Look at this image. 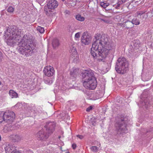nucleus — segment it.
Wrapping results in <instances>:
<instances>
[{
	"mask_svg": "<svg viewBox=\"0 0 153 153\" xmlns=\"http://www.w3.org/2000/svg\"><path fill=\"white\" fill-rule=\"evenodd\" d=\"M95 41L92 44L90 51L94 58L99 62L105 61L109 54H113L115 51V45L110 42L106 35L97 34L95 36Z\"/></svg>",
	"mask_w": 153,
	"mask_h": 153,
	"instance_id": "f257e3e1",
	"label": "nucleus"
},
{
	"mask_svg": "<svg viewBox=\"0 0 153 153\" xmlns=\"http://www.w3.org/2000/svg\"><path fill=\"white\" fill-rule=\"evenodd\" d=\"M32 36L29 34L25 35L18 44L20 47L19 52L26 57L31 55L34 49L32 47Z\"/></svg>",
	"mask_w": 153,
	"mask_h": 153,
	"instance_id": "f03ea898",
	"label": "nucleus"
},
{
	"mask_svg": "<svg viewBox=\"0 0 153 153\" xmlns=\"http://www.w3.org/2000/svg\"><path fill=\"white\" fill-rule=\"evenodd\" d=\"M21 31L17 27L8 28L5 32V41L9 45L12 46L21 39Z\"/></svg>",
	"mask_w": 153,
	"mask_h": 153,
	"instance_id": "7ed1b4c3",
	"label": "nucleus"
},
{
	"mask_svg": "<svg viewBox=\"0 0 153 153\" xmlns=\"http://www.w3.org/2000/svg\"><path fill=\"white\" fill-rule=\"evenodd\" d=\"M83 85L87 89L94 90L96 87L97 82L93 72L85 70L82 73Z\"/></svg>",
	"mask_w": 153,
	"mask_h": 153,
	"instance_id": "20e7f679",
	"label": "nucleus"
},
{
	"mask_svg": "<svg viewBox=\"0 0 153 153\" xmlns=\"http://www.w3.org/2000/svg\"><path fill=\"white\" fill-rule=\"evenodd\" d=\"M127 118L124 117H119L116 118L117 120L115 126L117 131V134L119 136H122L123 133L127 132L126 128L127 123Z\"/></svg>",
	"mask_w": 153,
	"mask_h": 153,
	"instance_id": "39448f33",
	"label": "nucleus"
},
{
	"mask_svg": "<svg viewBox=\"0 0 153 153\" xmlns=\"http://www.w3.org/2000/svg\"><path fill=\"white\" fill-rule=\"evenodd\" d=\"M128 63L124 57L119 58L115 66L117 72L121 74H125L128 70Z\"/></svg>",
	"mask_w": 153,
	"mask_h": 153,
	"instance_id": "423d86ee",
	"label": "nucleus"
},
{
	"mask_svg": "<svg viewBox=\"0 0 153 153\" xmlns=\"http://www.w3.org/2000/svg\"><path fill=\"white\" fill-rule=\"evenodd\" d=\"M47 6H45L44 11L48 16H51L53 15V11L58 6L57 1L56 0H48Z\"/></svg>",
	"mask_w": 153,
	"mask_h": 153,
	"instance_id": "0eeeda50",
	"label": "nucleus"
},
{
	"mask_svg": "<svg viewBox=\"0 0 153 153\" xmlns=\"http://www.w3.org/2000/svg\"><path fill=\"white\" fill-rule=\"evenodd\" d=\"M50 135L46 130H41L36 134L35 136L38 140L45 141L48 138Z\"/></svg>",
	"mask_w": 153,
	"mask_h": 153,
	"instance_id": "6e6552de",
	"label": "nucleus"
},
{
	"mask_svg": "<svg viewBox=\"0 0 153 153\" xmlns=\"http://www.w3.org/2000/svg\"><path fill=\"white\" fill-rule=\"evenodd\" d=\"M4 121L9 124L12 123L15 117L14 113L12 111H6L4 113Z\"/></svg>",
	"mask_w": 153,
	"mask_h": 153,
	"instance_id": "1a4fd4ad",
	"label": "nucleus"
},
{
	"mask_svg": "<svg viewBox=\"0 0 153 153\" xmlns=\"http://www.w3.org/2000/svg\"><path fill=\"white\" fill-rule=\"evenodd\" d=\"M56 123L53 121H48L46 123L45 127L46 128V131L49 134L51 135L55 130Z\"/></svg>",
	"mask_w": 153,
	"mask_h": 153,
	"instance_id": "9d476101",
	"label": "nucleus"
},
{
	"mask_svg": "<svg viewBox=\"0 0 153 153\" xmlns=\"http://www.w3.org/2000/svg\"><path fill=\"white\" fill-rule=\"evenodd\" d=\"M91 37L87 32H85L83 33L81 37V42L85 45H88L90 42Z\"/></svg>",
	"mask_w": 153,
	"mask_h": 153,
	"instance_id": "9b49d317",
	"label": "nucleus"
},
{
	"mask_svg": "<svg viewBox=\"0 0 153 153\" xmlns=\"http://www.w3.org/2000/svg\"><path fill=\"white\" fill-rule=\"evenodd\" d=\"M43 72L45 75L48 77L53 76L55 73L54 68L50 66L45 67L43 70Z\"/></svg>",
	"mask_w": 153,
	"mask_h": 153,
	"instance_id": "f8f14e48",
	"label": "nucleus"
},
{
	"mask_svg": "<svg viewBox=\"0 0 153 153\" xmlns=\"http://www.w3.org/2000/svg\"><path fill=\"white\" fill-rule=\"evenodd\" d=\"M7 147L5 148V150H7L8 151L11 152L12 153H20L19 151L15 149L16 147L15 146H11L10 145H8V148Z\"/></svg>",
	"mask_w": 153,
	"mask_h": 153,
	"instance_id": "ddd939ff",
	"label": "nucleus"
},
{
	"mask_svg": "<svg viewBox=\"0 0 153 153\" xmlns=\"http://www.w3.org/2000/svg\"><path fill=\"white\" fill-rule=\"evenodd\" d=\"M60 44L59 40L57 38H54L52 41V45L54 48L59 46Z\"/></svg>",
	"mask_w": 153,
	"mask_h": 153,
	"instance_id": "4468645a",
	"label": "nucleus"
},
{
	"mask_svg": "<svg viewBox=\"0 0 153 153\" xmlns=\"http://www.w3.org/2000/svg\"><path fill=\"white\" fill-rule=\"evenodd\" d=\"M12 140L14 142H18L22 139V137L18 135H13L12 137Z\"/></svg>",
	"mask_w": 153,
	"mask_h": 153,
	"instance_id": "2eb2a0df",
	"label": "nucleus"
},
{
	"mask_svg": "<svg viewBox=\"0 0 153 153\" xmlns=\"http://www.w3.org/2000/svg\"><path fill=\"white\" fill-rule=\"evenodd\" d=\"M9 94L12 98H16L18 97L17 93L12 90L9 91Z\"/></svg>",
	"mask_w": 153,
	"mask_h": 153,
	"instance_id": "dca6fc26",
	"label": "nucleus"
},
{
	"mask_svg": "<svg viewBox=\"0 0 153 153\" xmlns=\"http://www.w3.org/2000/svg\"><path fill=\"white\" fill-rule=\"evenodd\" d=\"M134 27L131 22L127 20L125 22V27L127 29H130Z\"/></svg>",
	"mask_w": 153,
	"mask_h": 153,
	"instance_id": "f3484780",
	"label": "nucleus"
},
{
	"mask_svg": "<svg viewBox=\"0 0 153 153\" xmlns=\"http://www.w3.org/2000/svg\"><path fill=\"white\" fill-rule=\"evenodd\" d=\"M78 69L76 68H73L70 72V75L74 77H76L78 73Z\"/></svg>",
	"mask_w": 153,
	"mask_h": 153,
	"instance_id": "a211bd4d",
	"label": "nucleus"
},
{
	"mask_svg": "<svg viewBox=\"0 0 153 153\" xmlns=\"http://www.w3.org/2000/svg\"><path fill=\"white\" fill-rule=\"evenodd\" d=\"M71 57L73 59V61L74 62L77 63L79 62V58L77 53L76 54H72Z\"/></svg>",
	"mask_w": 153,
	"mask_h": 153,
	"instance_id": "6ab92c4d",
	"label": "nucleus"
},
{
	"mask_svg": "<svg viewBox=\"0 0 153 153\" xmlns=\"http://www.w3.org/2000/svg\"><path fill=\"white\" fill-rule=\"evenodd\" d=\"M70 53H71V55L72 54H76L77 53L76 49L74 45H71L70 47Z\"/></svg>",
	"mask_w": 153,
	"mask_h": 153,
	"instance_id": "aec40b11",
	"label": "nucleus"
},
{
	"mask_svg": "<svg viewBox=\"0 0 153 153\" xmlns=\"http://www.w3.org/2000/svg\"><path fill=\"white\" fill-rule=\"evenodd\" d=\"M75 19L78 21L80 22H83L85 20V18L81 16L80 14H78L75 16Z\"/></svg>",
	"mask_w": 153,
	"mask_h": 153,
	"instance_id": "412c9836",
	"label": "nucleus"
},
{
	"mask_svg": "<svg viewBox=\"0 0 153 153\" xmlns=\"http://www.w3.org/2000/svg\"><path fill=\"white\" fill-rule=\"evenodd\" d=\"M43 80L45 82L48 84H50L52 83V81L51 80V78H49L46 76H44Z\"/></svg>",
	"mask_w": 153,
	"mask_h": 153,
	"instance_id": "4be33fe9",
	"label": "nucleus"
},
{
	"mask_svg": "<svg viewBox=\"0 0 153 153\" xmlns=\"http://www.w3.org/2000/svg\"><path fill=\"white\" fill-rule=\"evenodd\" d=\"M140 41L138 40H135L133 41L134 46L135 48H137L138 47L140 46Z\"/></svg>",
	"mask_w": 153,
	"mask_h": 153,
	"instance_id": "5701e85b",
	"label": "nucleus"
},
{
	"mask_svg": "<svg viewBox=\"0 0 153 153\" xmlns=\"http://www.w3.org/2000/svg\"><path fill=\"white\" fill-rule=\"evenodd\" d=\"M132 25L134 24L135 25H139L140 24V21L137 18H134L131 21Z\"/></svg>",
	"mask_w": 153,
	"mask_h": 153,
	"instance_id": "b1692460",
	"label": "nucleus"
},
{
	"mask_svg": "<svg viewBox=\"0 0 153 153\" xmlns=\"http://www.w3.org/2000/svg\"><path fill=\"white\" fill-rule=\"evenodd\" d=\"M122 1H120L119 0H118L116 4L113 5L114 7L117 9H119L120 8V5L122 4L121 3Z\"/></svg>",
	"mask_w": 153,
	"mask_h": 153,
	"instance_id": "393cba45",
	"label": "nucleus"
},
{
	"mask_svg": "<svg viewBox=\"0 0 153 153\" xmlns=\"http://www.w3.org/2000/svg\"><path fill=\"white\" fill-rule=\"evenodd\" d=\"M37 30L41 33H43L45 31L44 28L40 26H38L36 28Z\"/></svg>",
	"mask_w": 153,
	"mask_h": 153,
	"instance_id": "a878e982",
	"label": "nucleus"
},
{
	"mask_svg": "<svg viewBox=\"0 0 153 153\" xmlns=\"http://www.w3.org/2000/svg\"><path fill=\"white\" fill-rule=\"evenodd\" d=\"M109 5L108 3H105L103 2H100V5L101 6L104 8H106Z\"/></svg>",
	"mask_w": 153,
	"mask_h": 153,
	"instance_id": "bb28decb",
	"label": "nucleus"
},
{
	"mask_svg": "<svg viewBox=\"0 0 153 153\" xmlns=\"http://www.w3.org/2000/svg\"><path fill=\"white\" fill-rule=\"evenodd\" d=\"M4 114L3 112H0V123L4 120Z\"/></svg>",
	"mask_w": 153,
	"mask_h": 153,
	"instance_id": "cd10ccee",
	"label": "nucleus"
},
{
	"mask_svg": "<svg viewBox=\"0 0 153 153\" xmlns=\"http://www.w3.org/2000/svg\"><path fill=\"white\" fill-rule=\"evenodd\" d=\"M90 149L94 152H95L97 151L98 148L96 146H92L91 148Z\"/></svg>",
	"mask_w": 153,
	"mask_h": 153,
	"instance_id": "c85d7f7f",
	"label": "nucleus"
},
{
	"mask_svg": "<svg viewBox=\"0 0 153 153\" xmlns=\"http://www.w3.org/2000/svg\"><path fill=\"white\" fill-rule=\"evenodd\" d=\"M146 12V10H144L142 11H138L137 12V15L138 16H141L143 13H145Z\"/></svg>",
	"mask_w": 153,
	"mask_h": 153,
	"instance_id": "c756f323",
	"label": "nucleus"
},
{
	"mask_svg": "<svg viewBox=\"0 0 153 153\" xmlns=\"http://www.w3.org/2000/svg\"><path fill=\"white\" fill-rule=\"evenodd\" d=\"M117 26L118 27H125V22L123 23H117Z\"/></svg>",
	"mask_w": 153,
	"mask_h": 153,
	"instance_id": "7c9ffc66",
	"label": "nucleus"
},
{
	"mask_svg": "<svg viewBox=\"0 0 153 153\" xmlns=\"http://www.w3.org/2000/svg\"><path fill=\"white\" fill-rule=\"evenodd\" d=\"M14 10V8L10 6L8 7L7 9V11L9 12H13Z\"/></svg>",
	"mask_w": 153,
	"mask_h": 153,
	"instance_id": "2f4dec72",
	"label": "nucleus"
},
{
	"mask_svg": "<svg viewBox=\"0 0 153 153\" xmlns=\"http://www.w3.org/2000/svg\"><path fill=\"white\" fill-rule=\"evenodd\" d=\"M80 32H78L76 33L75 35V37L76 38H79L80 37Z\"/></svg>",
	"mask_w": 153,
	"mask_h": 153,
	"instance_id": "473e14b6",
	"label": "nucleus"
},
{
	"mask_svg": "<svg viewBox=\"0 0 153 153\" xmlns=\"http://www.w3.org/2000/svg\"><path fill=\"white\" fill-rule=\"evenodd\" d=\"M92 108L93 107L92 106H89L86 109V111L87 112H89L92 109Z\"/></svg>",
	"mask_w": 153,
	"mask_h": 153,
	"instance_id": "72a5a7b5",
	"label": "nucleus"
},
{
	"mask_svg": "<svg viewBox=\"0 0 153 153\" xmlns=\"http://www.w3.org/2000/svg\"><path fill=\"white\" fill-rule=\"evenodd\" d=\"M153 131V128H150L149 129H148L146 131V133L147 134V133H150L151 131Z\"/></svg>",
	"mask_w": 153,
	"mask_h": 153,
	"instance_id": "f704fd0d",
	"label": "nucleus"
},
{
	"mask_svg": "<svg viewBox=\"0 0 153 153\" xmlns=\"http://www.w3.org/2000/svg\"><path fill=\"white\" fill-rule=\"evenodd\" d=\"M100 19L101 20L103 21L104 22H105L107 23H108L109 22V21L108 20L105 19Z\"/></svg>",
	"mask_w": 153,
	"mask_h": 153,
	"instance_id": "c9c22d12",
	"label": "nucleus"
},
{
	"mask_svg": "<svg viewBox=\"0 0 153 153\" xmlns=\"http://www.w3.org/2000/svg\"><path fill=\"white\" fill-rule=\"evenodd\" d=\"M76 137H77L78 138H79L80 139H82L84 137L82 135H76Z\"/></svg>",
	"mask_w": 153,
	"mask_h": 153,
	"instance_id": "e433bc0d",
	"label": "nucleus"
},
{
	"mask_svg": "<svg viewBox=\"0 0 153 153\" xmlns=\"http://www.w3.org/2000/svg\"><path fill=\"white\" fill-rule=\"evenodd\" d=\"M64 13L65 14H68V15H69L70 13V11H69V10H66L64 12Z\"/></svg>",
	"mask_w": 153,
	"mask_h": 153,
	"instance_id": "4c0bfd02",
	"label": "nucleus"
},
{
	"mask_svg": "<svg viewBox=\"0 0 153 153\" xmlns=\"http://www.w3.org/2000/svg\"><path fill=\"white\" fill-rule=\"evenodd\" d=\"M145 13H143V14L141 16H140V18L141 19H143L144 18H146V16H145Z\"/></svg>",
	"mask_w": 153,
	"mask_h": 153,
	"instance_id": "58836bf2",
	"label": "nucleus"
},
{
	"mask_svg": "<svg viewBox=\"0 0 153 153\" xmlns=\"http://www.w3.org/2000/svg\"><path fill=\"white\" fill-rule=\"evenodd\" d=\"M76 147V144L75 143H73L72 145L73 149H75Z\"/></svg>",
	"mask_w": 153,
	"mask_h": 153,
	"instance_id": "ea45409f",
	"label": "nucleus"
},
{
	"mask_svg": "<svg viewBox=\"0 0 153 153\" xmlns=\"http://www.w3.org/2000/svg\"><path fill=\"white\" fill-rule=\"evenodd\" d=\"M120 1H122L121 3L122 4L123 3H125L127 1V0H119Z\"/></svg>",
	"mask_w": 153,
	"mask_h": 153,
	"instance_id": "a19ab883",
	"label": "nucleus"
},
{
	"mask_svg": "<svg viewBox=\"0 0 153 153\" xmlns=\"http://www.w3.org/2000/svg\"><path fill=\"white\" fill-rule=\"evenodd\" d=\"M2 58V53L1 51H0V61H1V59Z\"/></svg>",
	"mask_w": 153,
	"mask_h": 153,
	"instance_id": "79ce46f5",
	"label": "nucleus"
},
{
	"mask_svg": "<svg viewBox=\"0 0 153 153\" xmlns=\"http://www.w3.org/2000/svg\"><path fill=\"white\" fill-rule=\"evenodd\" d=\"M33 107L32 108H31L30 107H28V109H30L31 110H32L33 108Z\"/></svg>",
	"mask_w": 153,
	"mask_h": 153,
	"instance_id": "37998d69",
	"label": "nucleus"
},
{
	"mask_svg": "<svg viewBox=\"0 0 153 153\" xmlns=\"http://www.w3.org/2000/svg\"><path fill=\"white\" fill-rule=\"evenodd\" d=\"M144 103H145V105H146V104L147 102H146L145 100H144Z\"/></svg>",
	"mask_w": 153,
	"mask_h": 153,
	"instance_id": "c03bdc74",
	"label": "nucleus"
},
{
	"mask_svg": "<svg viewBox=\"0 0 153 153\" xmlns=\"http://www.w3.org/2000/svg\"><path fill=\"white\" fill-rule=\"evenodd\" d=\"M94 123H95V122L94 123H92L91 124L93 125H94Z\"/></svg>",
	"mask_w": 153,
	"mask_h": 153,
	"instance_id": "a18cd8bd",
	"label": "nucleus"
},
{
	"mask_svg": "<svg viewBox=\"0 0 153 153\" xmlns=\"http://www.w3.org/2000/svg\"><path fill=\"white\" fill-rule=\"evenodd\" d=\"M1 136L0 135V141H1Z\"/></svg>",
	"mask_w": 153,
	"mask_h": 153,
	"instance_id": "49530a36",
	"label": "nucleus"
},
{
	"mask_svg": "<svg viewBox=\"0 0 153 153\" xmlns=\"http://www.w3.org/2000/svg\"><path fill=\"white\" fill-rule=\"evenodd\" d=\"M1 81H0V85H1Z\"/></svg>",
	"mask_w": 153,
	"mask_h": 153,
	"instance_id": "de8ad7c7",
	"label": "nucleus"
},
{
	"mask_svg": "<svg viewBox=\"0 0 153 153\" xmlns=\"http://www.w3.org/2000/svg\"><path fill=\"white\" fill-rule=\"evenodd\" d=\"M62 1H64L65 0H62Z\"/></svg>",
	"mask_w": 153,
	"mask_h": 153,
	"instance_id": "09e8293b",
	"label": "nucleus"
},
{
	"mask_svg": "<svg viewBox=\"0 0 153 153\" xmlns=\"http://www.w3.org/2000/svg\"><path fill=\"white\" fill-rule=\"evenodd\" d=\"M132 31H134V30H131V31L132 32Z\"/></svg>",
	"mask_w": 153,
	"mask_h": 153,
	"instance_id": "8fccbe9b",
	"label": "nucleus"
}]
</instances>
